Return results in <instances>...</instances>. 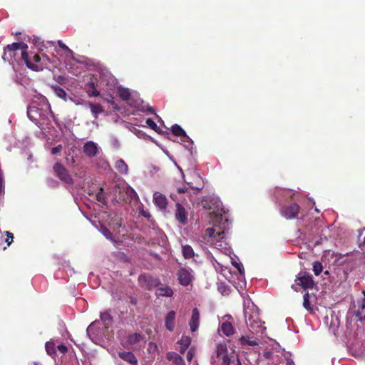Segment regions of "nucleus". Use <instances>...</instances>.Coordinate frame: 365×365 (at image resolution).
Returning <instances> with one entry per match:
<instances>
[{
	"instance_id": "1",
	"label": "nucleus",
	"mask_w": 365,
	"mask_h": 365,
	"mask_svg": "<svg viewBox=\"0 0 365 365\" xmlns=\"http://www.w3.org/2000/svg\"><path fill=\"white\" fill-rule=\"evenodd\" d=\"M237 359V354L234 350L229 352L225 344H218L216 346L215 354L211 357L212 365H230Z\"/></svg>"
},
{
	"instance_id": "2",
	"label": "nucleus",
	"mask_w": 365,
	"mask_h": 365,
	"mask_svg": "<svg viewBox=\"0 0 365 365\" xmlns=\"http://www.w3.org/2000/svg\"><path fill=\"white\" fill-rule=\"evenodd\" d=\"M115 195L118 200L125 203H131L133 201H138V196L136 192L130 186H117L115 190Z\"/></svg>"
},
{
	"instance_id": "3",
	"label": "nucleus",
	"mask_w": 365,
	"mask_h": 365,
	"mask_svg": "<svg viewBox=\"0 0 365 365\" xmlns=\"http://www.w3.org/2000/svg\"><path fill=\"white\" fill-rule=\"evenodd\" d=\"M244 314L250 331L252 334H263L266 328L264 327V323L259 319L258 314L257 313L250 314L247 311H245Z\"/></svg>"
},
{
	"instance_id": "4",
	"label": "nucleus",
	"mask_w": 365,
	"mask_h": 365,
	"mask_svg": "<svg viewBox=\"0 0 365 365\" xmlns=\"http://www.w3.org/2000/svg\"><path fill=\"white\" fill-rule=\"evenodd\" d=\"M139 285L144 289L151 290L158 287L160 284V279L154 277L148 273H143L139 275L138 278Z\"/></svg>"
},
{
	"instance_id": "5",
	"label": "nucleus",
	"mask_w": 365,
	"mask_h": 365,
	"mask_svg": "<svg viewBox=\"0 0 365 365\" xmlns=\"http://www.w3.org/2000/svg\"><path fill=\"white\" fill-rule=\"evenodd\" d=\"M21 58L26 63V66L31 69L34 71H42L43 67L47 65L48 63L50 62V59L47 56H43L41 58V63L40 64H34L29 58V55L26 52V51H24L21 52Z\"/></svg>"
},
{
	"instance_id": "6",
	"label": "nucleus",
	"mask_w": 365,
	"mask_h": 365,
	"mask_svg": "<svg viewBox=\"0 0 365 365\" xmlns=\"http://www.w3.org/2000/svg\"><path fill=\"white\" fill-rule=\"evenodd\" d=\"M53 170L60 180L69 185L73 183V180L68 170L61 163H56L53 165Z\"/></svg>"
},
{
	"instance_id": "7",
	"label": "nucleus",
	"mask_w": 365,
	"mask_h": 365,
	"mask_svg": "<svg viewBox=\"0 0 365 365\" xmlns=\"http://www.w3.org/2000/svg\"><path fill=\"white\" fill-rule=\"evenodd\" d=\"M300 207L297 203H292L289 205H284L281 208V215L287 220L294 219L298 216Z\"/></svg>"
},
{
	"instance_id": "8",
	"label": "nucleus",
	"mask_w": 365,
	"mask_h": 365,
	"mask_svg": "<svg viewBox=\"0 0 365 365\" xmlns=\"http://www.w3.org/2000/svg\"><path fill=\"white\" fill-rule=\"evenodd\" d=\"M296 284L298 286L302 287L303 289L312 288L314 286V280L311 275L304 273L302 274H299L295 279Z\"/></svg>"
},
{
	"instance_id": "9",
	"label": "nucleus",
	"mask_w": 365,
	"mask_h": 365,
	"mask_svg": "<svg viewBox=\"0 0 365 365\" xmlns=\"http://www.w3.org/2000/svg\"><path fill=\"white\" fill-rule=\"evenodd\" d=\"M191 272V269H187L185 268H181L179 269L178 272V277L179 282L181 285L187 286L192 282L193 276L192 275Z\"/></svg>"
},
{
	"instance_id": "10",
	"label": "nucleus",
	"mask_w": 365,
	"mask_h": 365,
	"mask_svg": "<svg viewBox=\"0 0 365 365\" xmlns=\"http://www.w3.org/2000/svg\"><path fill=\"white\" fill-rule=\"evenodd\" d=\"M175 217L176 220L180 224L185 225L187 223V212L185 208L179 202L176 203Z\"/></svg>"
},
{
	"instance_id": "11",
	"label": "nucleus",
	"mask_w": 365,
	"mask_h": 365,
	"mask_svg": "<svg viewBox=\"0 0 365 365\" xmlns=\"http://www.w3.org/2000/svg\"><path fill=\"white\" fill-rule=\"evenodd\" d=\"M153 202L160 210H165L168 205V200L165 195L159 192H154Z\"/></svg>"
},
{
	"instance_id": "12",
	"label": "nucleus",
	"mask_w": 365,
	"mask_h": 365,
	"mask_svg": "<svg viewBox=\"0 0 365 365\" xmlns=\"http://www.w3.org/2000/svg\"><path fill=\"white\" fill-rule=\"evenodd\" d=\"M200 324V312L197 308H194L192 311L191 319L189 325L192 332H195L198 329Z\"/></svg>"
},
{
	"instance_id": "13",
	"label": "nucleus",
	"mask_w": 365,
	"mask_h": 365,
	"mask_svg": "<svg viewBox=\"0 0 365 365\" xmlns=\"http://www.w3.org/2000/svg\"><path fill=\"white\" fill-rule=\"evenodd\" d=\"M118 356L130 365H138V359L131 351H119Z\"/></svg>"
},
{
	"instance_id": "14",
	"label": "nucleus",
	"mask_w": 365,
	"mask_h": 365,
	"mask_svg": "<svg viewBox=\"0 0 365 365\" xmlns=\"http://www.w3.org/2000/svg\"><path fill=\"white\" fill-rule=\"evenodd\" d=\"M98 151L97 145L92 141L87 142L83 145V152L89 158L95 157L98 154Z\"/></svg>"
},
{
	"instance_id": "15",
	"label": "nucleus",
	"mask_w": 365,
	"mask_h": 365,
	"mask_svg": "<svg viewBox=\"0 0 365 365\" xmlns=\"http://www.w3.org/2000/svg\"><path fill=\"white\" fill-rule=\"evenodd\" d=\"M259 342V339L254 336H242L239 339V343L242 346H254L258 345Z\"/></svg>"
},
{
	"instance_id": "16",
	"label": "nucleus",
	"mask_w": 365,
	"mask_h": 365,
	"mask_svg": "<svg viewBox=\"0 0 365 365\" xmlns=\"http://www.w3.org/2000/svg\"><path fill=\"white\" fill-rule=\"evenodd\" d=\"M205 237L209 238H218L220 240H222L225 236L224 231H216L214 227H208L205 230Z\"/></svg>"
},
{
	"instance_id": "17",
	"label": "nucleus",
	"mask_w": 365,
	"mask_h": 365,
	"mask_svg": "<svg viewBox=\"0 0 365 365\" xmlns=\"http://www.w3.org/2000/svg\"><path fill=\"white\" fill-rule=\"evenodd\" d=\"M175 312L170 311L165 317V327L170 331H173L175 327Z\"/></svg>"
},
{
	"instance_id": "18",
	"label": "nucleus",
	"mask_w": 365,
	"mask_h": 365,
	"mask_svg": "<svg viewBox=\"0 0 365 365\" xmlns=\"http://www.w3.org/2000/svg\"><path fill=\"white\" fill-rule=\"evenodd\" d=\"M166 358L168 361H173L175 365H185L184 359L175 352H168Z\"/></svg>"
},
{
	"instance_id": "19",
	"label": "nucleus",
	"mask_w": 365,
	"mask_h": 365,
	"mask_svg": "<svg viewBox=\"0 0 365 365\" xmlns=\"http://www.w3.org/2000/svg\"><path fill=\"white\" fill-rule=\"evenodd\" d=\"M144 339V336L140 333L135 332L128 335L127 336V344L129 345H134L140 341H141Z\"/></svg>"
},
{
	"instance_id": "20",
	"label": "nucleus",
	"mask_w": 365,
	"mask_h": 365,
	"mask_svg": "<svg viewBox=\"0 0 365 365\" xmlns=\"http://www.w3.org/2000/svg\"><path fill=\"white\" fill-rule=\"evenodd\" d=\"M28 118L33 122L36 123L40 115V110L36 106H29L27 109Z\"/></svg>"
},
{
	"instance_id": "21",
	"label": "nucleus",
	"mask_w": 365,
	"mask_h": 365,
	"mask_svg": "<svg viewBox=\"0 0 365 365\" xmlns=\"http://www.w3.org/2000/svg\"><path fill=\"white\" fill-rule=\"evenodd\" d=\"M118 96L124 101L128 102L131 98L130 90L127 88L119 87L117 90Z\"/></svg>"
},
{
	"instance_id": "22",
	"label": "nucleus",
	"mask_w": 365,
	"mask_h": 365,
	"mask_svg": "<svg viewBox=\"0 0 365 365\" xmlns=\"http://www.w3.org/2000/svg\"><path fill=\"white\" fill-rule=\"evenodd\" d=\"M100 318L106 329H108L111 326L113 323V317L108 312H101Z\"/></svg>"
},
{
	"instance_id": "23",
	"label": "nucleus",
	"mask_w": 365,
	"mask_h": 365,
	"mask_svg": "<svg viewBox=\"0 0 365 365\" xmlns=\"http://www.w3.org/2000/svg\"><path fill=\"white\" fill-rule=\"evenodd\" d=\"M221 330L227 336H232L234 334V327L231 322L225 321L221 324Z\"/></svg>"
},
{
	"instance_id": "24",
	"label": "nucleus",
	"mask_w": 365,
	"mask_h": 365,
	"mask_svg": "<svg viewBox=\"0 0 365 365\" xmlns=\"http://www.w3.org/2000/svg\"><path fill=\"white\" fill-rule=\"evenodd\" d=\"M172 133L178 137H180L181 140L182 138H189V136L187 135L185 130L178 124H175L171 128Z\"/></svg>"
},
{
	"instance_id": "25",
	"label": "nucleus",
	"mask_w": 365,
	"mask_h": 365,
	"mask_svg": "<svg viewBox=\"0 0 365 365\" xmlns=\"http://www.w3.org/2000/svg\"><path fill=\"white\" fill-rule=\"evenodd\" d=\"M28 48L27 44L24 43H13L11 44L7 45L5 48V51H15L19 49H21L22 51H26Z\"/></svg>"
},
{
	"instance_id": "26",
	"label": "nucleus",
	"mask_w": 365,
	"mask_h": 365,
	"mask_svg": "<svg viewBox=\"0 0 365 365\" xmlns=\"http://www.w3.org/2000/svg\"><path fill=\"white\" fill-rule=\"evenodd\" d=\"M191 343V339L187 336H182L180 339L178 341V344L180 346V352L183 354L186 349L189 347Z\"/></svg>"
},
{
	"instance_id": "27",
	"label": "nucleus",
	"mask_w": 365,
	"mask_h": 365,
	"mask_svg": "<svg viewBox=\"0 0 365 365\" xmlns=\"http://www.w3.org/2000/svg\"><path fill=\"white\" fill-rule=\"evenodd\" d=\"M360 321L365 320V300L358 302V309L356 314Z\"/></svg>"
},
{
	"instance_id": "28",
	"label": "nucleus",
	"mask_w": 365,
	"mask_h": 365,
	"mask_svg": "<svg viewBox=\"0 0 365 365\" xmlns=\"http://www.w3.org/2000/svg\"><path fill=\"white\" fill-rule=\"evenodd\" d=\"M156 294L161 297H171L173 294L172 289L165 285L158 289Z\"/></svg>"
},
{
	"instance_id": "29",
	"label": "nucleus",
	"mask_w": 365,
	"mask_h": 365,
	"mask_svg": "<svg viewBox=\"0 0 365 365\" xmlns=\"http://www.w3.org/2000/svg\"><path fill=\"white\" fill-rule=\"evenodd\" d=\"M86 86L88 87L87 93L89 97H97L101 96L100 92L96 89L93 81L88 82Z\"/></svg>"
},
{
	"instance_id": "30",
	"label": "nucleus",
	"mask_w": 365,
	"mask_h": 365,
	"mask_svg": "<svg viewBox=\"0 0 365 365\" xmlns=\"http://www.w3.org/2000/svg\"><path fill=\"white\" fill-rule=\"evenodd\" d=\"M51 88L53 90L55 94L58 97L64 100L65 101H67V93L64 89H63L62 88H61L58 86H53Z\"/></svg>"
},
{
	"instance_id": "31",
	"label": "nucleus",
	"mask_w": 365,
	"mask_h": 365,
	"mask_svg": "<svg viewBox=\"0 0 365 365\" xmlns=\"http://www.w3.org/2000/svg\"><path fill=\"white\" fill-rule=\"evenodd\" d=\"M182 252L185 259L192 258L195 255L193 249L190 245L182 246Z\"/></svg>"
},
{
	"instance_id": "32",
	"label": "nucleus",
	"mask_w": 365,
	"mask_h": 365,
	"mask_svg": "<svg viewBox=\"0 0 365 365\" xmlns=\"http://www.w3.org/2000/svg\"><path fill=\"white\" fill-rule=\"evenodd\" d=\"M89 107L91 108V113L96 118L97 115L103 112V108L100 104H95L89 102Z\"/></svg>"
},
{
	"instance_id": "33",
	"label": "nucleus",
	"mask_w": 365,
	"mask_h": 365,
	"mask_svg": "<svg viewBox=\"0 0 365 365\" xmlns=\"http://www.w3.org/2000/svg\"><path fill=\"white\" fill-rule=\"evenodd\" d=\"M96 199L103 205H106L107 198L103 188H100L96 195Z\"/></svg>"
},
{
	"instance_id": "34",
	"label": "nucleus",
	"mask_w": 365,
	"mask_h": 365,
	"mask_svg": "<svg viewBox=\"0 0 365 365\" xmlns=\"http://www.w3.org/2000/svg\"><path fill=\"white\" fill-rule=\"evenodd\" d=\"M45 349L48 354L52 356L56 353V346L53 341H47L45 344Z\"/></svg>"
},
{
	"instance_id": "35",
	"label": "nucleus",
	"mask_w": 365,
	"mask_h": 365,
	"mask_svg": "<svg viewBox=\"0 0 365 365\" xmlns=\"http://www.w3.org/2000/svg\"><path fill=\"white\" fill-rule=\"evenodd\" d=\"M116 169L121 173H126L128 168L124 160H119L116 162Z\"/></svg>"
},
{
	"instance_id": "36",
	"label": "nucleus",
	"mask_w": 365,
	"mask_h": 365,
	"mask_svg": "<svg viewBox=\"0 0 365 365\" xmlns=\"http://www.w3.org/2000/svg\"><path fill=\"white\" fill-rule=\"evenodd\" d=\"M98 324H100V322L96 320L88 327L86 331L90 337H91L92 335L97 334V332L96 331V326Z\"/></svg>"
},
{
	"instance_id": "37",
	"label": "nucleus",
	"mask_w": 365,
	"mask_h": 365,
	"mask_svg": "<svg viewBox=\"0 0 365 365\" xmlns=\"http://www.w3.org/2000/svg\"><path fill=\"white\" fill-rule=\"evenodd\" d=\"M323 271L322 262L316 261L313 263V272L316 276H319Z\"/></svg>"
},
{
	"instance_id": "38",
	"label": "nucleus",
	"mask_w": 365,
	"mask_h": 365,
	"mask_svg": "<svg viewBox=\"0 0 365 365\" xmlns=\"http://www.w3.org/2000/svg\"><path fill=\"white\" fill-rule=\"evenodd\" d=\"M303 307L309 311H312V308L310 305L309 293H306L303 297Z\"/></svg>"
},
{
	"instance_id": "39",
	"label": "nucleus",
	"mask_w": 365,
	"mask_h": 365,
	"mask_svg": "<svg viewBox=\"0 0 365 365\" xmlns=\"http://www.w3.org/2000/svg\"><path fill=\"white\" fill-rule=\"evenodd\" d=\"M182 141L185 143L184 146L191 152L192 149V145H193L192 140L189 138H182Z\"/></svg>"
},
{
	"instance_id": "40",
	"label": "nucleus",
	"mask_w": 365,
	"mask_h": 365,
	"mask_svg": "<svg viewBox=\"0 0 365 365\" xmlns=\"http://www.w3.org/2000/svg\"><path fill=\"white\" fill-rule=\"evenodd\" d=\"M5 235H6V238L5 239V242L7 244V246H9L14 241V235L13 233L6 231Z\"/></svg>"
},
{
	"instance_id": "41",
	"label": "nucleus",
	"mask_w": 365,
	"mask_h": 365,
	"mask_svg": "<svg viewBox=\"0 0 365 365\" xmlns=\"http://www.w3.org/2000/svg\"><path fill=\"white\" fill-rule=\"evenodd\" d=\"M101 98L103 99V101L112 105L113 108L116 107V105L113 101L114 98L111 95H109L108 97L101 96Z\"/></svg>"
},
{
	"instance_id": "42",
	"label": "nucleus",
	"mask_w": 365,
	"mask_h": 365,
	"mask_svg": "<svg viewBox=\"0 0 365 365\" xmlns=\"http://www.w3.org/2000/svg\"><path fill=\"white\" fill-rule=\"evenodd\" d=\"M146 123L147 125L153 130L157 131V129H158V126H157V124L151 119V118H148L146 120Z\"/></svg>"
},
{
	"instance_id": "43",
	"label": "nucleus",
	"mask_w": 365,
	"mask_h": 365,
	"mask_svg": "<svg viewBox=\"0 0 365 365\" xmlns=\"http://www.w3.org/2000/svg\"><path fill=\"white\" fill-rule=\"evenodd\" d=\"M29 58H31L29 56ZM30 60L34 63V64H40L41 63V57L38 54H34Z\"/></svg>"
},
{
	"instance_id": "44",
	"label": "nucleus",
	"mask_w": 365,
	"mask_h": 365,
	"mask_svg": "<svg viewBox=\"0 0 365 365\" xmlns=\"http://www.w3.org/2000/svg\"><path fill=\"white\" fill-rule=\"evenodd\" d=\"M102 233L103 234L104 236L106 237V238L112 239L113 235L110 232V231L108 229H107L106 227L102 228Z\"/></svg>"
},
{
	"instance_id": "45",
	"label": "nucleus",
	"mask_w": 365,
	"mask_h": 365,
	"mask_svg": "<svg viewBox=\"0 0 365 365\" xmlns=\"http://www.w3.org/2000/svg\"><path fill=\"white\" fill-rule=\"evenodd\" d=\"M58 46L62 48L63 50L64 51H66L71 53H73V51L65 44L63 43L61 41H58Z\"/></svg>"
},
{
	"instance_id": "46",
	"label": "nucleus",
	"mask_w": 365,
	"mask_h": 365,
	"mask_svg": "<svg viewBox=\"0 0 365 365\" xmlns=\"http://www.w3.org/2000/svg\"><path fill=\"white\" fill-rule=\"evenodd\" d=\"M62 148H63L62 145H58L54 148H52L51 153L52 155H56V154L60 153L62 150Z\"/></svg>"
},
{
	"instance_id": "47",
	"label": "nucleus",
	"mask_w": 365,
	"mask_h": 365,
	"mask_svg": "<svg viewBox=\"0 0 365 365\" xmlns=\"http://www.w3.org/2000/svg\"><path fill=\"white\" fill-rule=\"evenodd\" d=\"M56 349L63 354H66L68 351V348L64 344H60L56 346Z\"/></svg>"
},
{
	"instance_id": "48",
	"label": "nucleus",
	"mask_w": 365,
	"mask_h": 365,
	"mask_svg": "<svg viewBox=\"0 0 365 365\" xmlns=\"http://www.w3.org/2000/svg\"><path fill=\"white\" fill-rule=\"evenodd\" d=\"M193 356H194V351H192V349H190L187 351V355H186V358H187V361H190L192 359Z\"/></svg>"
},
{
	"instance_id": "49",
	"label": "nucleus",
	"mask_w": 365,
	"mask_h": 365,
	"mask_svg": "<svg viewBox=\"0 0 365 365\" xmlns=\"http://www.w3.org/2000/svg\"><path fill=\"white\" fill-rule=\"evenodd\" d=\"M140 214L145 217V218H148V219H150L151 217V215L150 213L148 212V210H142L140 211Z\"/></svg>"
},
{
	"instance_id": "50",
	"label": "nucleus",
	"mask_w": 365,
	"mask_h": 365,
	"mask_svg": "<svg viewBox=\"0 0 365 365\" xmlns=\"http://www.w3.org/2000/svg\"><path fill=\"white\" fill-rule=\"evenodd\" d=\"M177 190L179 194H182L185 193L187 189V187H178Z\"/></svg>"
},
{
	"instance_id": "51",
	"label": "nucleus",
	"mask_w": 365,
	"mask_h": 365,
	"mask_svg": "<svg viewBox=\"0 0 365 365\" xmlns=\"http://www.w3.org/2000/svg\"><path fill=\"white\" fill-rule=\"evenodd\" d=\"M137 299L135 298V297H130V303L133 305H136L137 304Z\"/></svg>"
},
{
	"instance_id": "52",
	"label": "nucleus",
	"mask_w": 365,
	"mask_h": 365,
	"mask_svg": "<svg viewBox=\"0 0 365 365\" xmlns=\"http://www.w3.org/2000/svg\"><path fill=\"white\" fill-rule=\"evenodd\" d=\"M286 365H295L292 359L287 358L286 360Z\"/></svg>"
},
{
	"instance_id": "53",
	"label": "nucleus",
	"mask_w": 365,
	"mask_h": 365,
	"mask_svg": "<svg viewBox=\"0 0 365 365\" xmlns=\"http://www.w3.org/2000/svg\"><path fill=\"white\" fill-rule=\"evenodd\" d=\"M233 364H234V365H242L237 355V359H235V361Z\"/></svg>"
},
{
	"instance_id": "54",
	"label": "nucleus",
	"mask_w": 365,
	"mask_h": 365,
	"mask_svg": "<svg viewBox=\"0 0 365 365\" xmlns=\"http://www.w3.org/2000/svg\"><path fill=\"white\" fill-rule=\"evenodd\" d=\"M232 264L237 267L238 269V270L241 272V269H240V266L238 263H237L236 262H232Z\"/></svg>"
},
{
	"instance_id": "55",
	"label": "nucleus",
	"mask_w": 365,
	"mask_h": 365,
	"mask_svg": "<svg viewBox=\"0 0 365 365\" xmlns=\"http://www.w3.org/2000/svg\"><path fill=\"white\" fill-rule=\"evenodd\" d=\"M147 110L150 113H155V110L152 107H148Z\"/></svg>"
},
{
	"instance_id": "56",
	"label": "nucleus",
	"mask_w": 365,
	"mask_h": 365,
	"mask_svg": "<svg viewBox=\"0 0 365 365\" xmlns=\"http://www.w3.org/2000/svg\"><path fill=\"white\" fill-rule=\"evenodd\" d=\"M325 275H328L329 274V271H325L324 273Z\"/></svg>"
},
{
	"instance_id": "57",
	"label": "nucleus",
	"mask_w": 365,
	"mask_h": 365,
	"mask_svg": "<svg viewBox=\"0 0 365 365\" xmlns=\"http://www.w3.org/2000/svg\"><path fill=\"white\" fill-rule=\"evenodd\" d=\"M362 294H364V298L363 299H364V300H365V291H364H364H362Z\"/></svg>"
}]
</instances>
